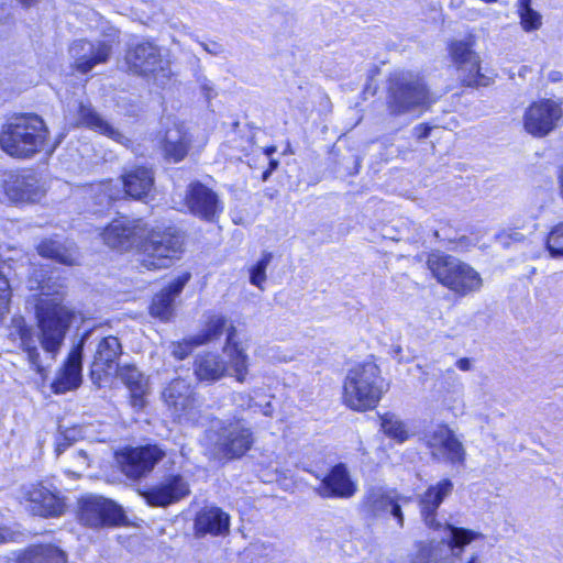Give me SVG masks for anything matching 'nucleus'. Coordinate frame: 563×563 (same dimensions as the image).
<instances>
[{"label": "nucleus", "mask_w": 563, "mask_h": 563, "mask_svg": "<svg viewBox=\"0 0 563 563\" xmlns=\"http://www.w3.org/2000/svg\"><path fill=\"white\" fill-rule=\"evenodd\" d=\"M35 314L40 330L38 338L21 316L12 318L9 335L20 340V347L26 353L30 364L37 373H42L44 368L41 363L37 341L43 350L51 354V358L55 360L76 313L59 301L42 300L35 303Z\"/></svg>", "instance_id": "1"}, {"label": "nucleus", "mask_w": 563, "mask_h": 563, "mask_svg": "<svg viewBox=\"0 0 563 563\" xmlns=\"http://www.w3.org/2000/svg\"><path fill=\"white\" fill-rule=\"evenodd\" d=\"M165 456L157 445H144L126 450L120 459L122 472L131 479H139L151 473Z\"/></svg>", "instance_id": "18"}, {"label": "nucleus", "mask_w": 563, "mask_h": 563, "mask_svg": "<svg viewBox=\"0 0 563 563\" xmlns=\"http://www.w3.org/2000/svg\"><path fill=\"white\" fill-rule=\"evenodd\" d=\"M428 267L442 285L451 290L467 295L482 287L479 274L460 260L441 253H432L428 257Z\"/></svg>", "instance_id": "7"}, {"label": "nucleus", "mask_w": 563, "mask_h": 563, "mask_svg": "<svg viewBox=\"0 0 563 563\" xmlns=\"http://www.w3.org/2000/svg\"><path fill=\"white\" fill-rule=\"evenodd\" d=\"M518 12L521 25L526 31L539 29L541 25V15L531 8V0H519Z\"/></svg>", "instance_id": "42"}, {"label": "nucleus", "mask_w": 563, "mask_h": 563, "mask_svg": "<svg viewBox=\"0 0 563 563\" xmlns=\"http://www.w3.org/2000/svg\"><path fill=\"white\" fill-rule=\"evenodd\" d=\"M163 398L172 415L180 423L199 424L202 422V402L185 379L172 380L164 389Z\"/></svg>", "instance_id": "8"}, {"label": "nucleus", "mask_w": 563, "mask_h": 563, "mask_svg": "<svg viewBox=\"0 0 563 563\" xmlns=\"http://www.w3.org/2000/svg\"><path fill=\"white\" fill-rule=\"evenodd\" d=\"M201 46L203 47L205 51H207L208 53H210L212 55H217L220 52V45L218 43H211V44L201 43Z\"/></svg>", "instance_id": "50"}, {"label": "nucleus", "mask_w": 563, "mask_h": 563, "mask_svg": "<svg viewBox=\"0 0 563 563\" xmlns=\"http://www.w3.org/2000/svg\"><path fill=\"white\" fill-rule=\"evenodd\" d=\"M269 408H271V404L268 402L266 406H265V409H264V415L265 416H268L269 415Z\"/></svg>", "instance_id": "62"}, {"label": "nucleus", "mask_w": 563, "mask_h": 563, "mask_svg": "<svg viewBox=\"0 0 563 563\" xmlns=\"http://www.w3.org/2000/svg\"><path fill=\"white\" fill-rule=\"evenodd\" d=\"M23 496L26 508L34 516L59 517L65 512L66 505L59 492L42 483L25 487Z\"/></svg>", "instance_id": "15"}, {"label": "nucleus", "mask_w": 563, "mask_h": 563, "mask_svg": "<svg viewBox=\"0 0 563 563\" xmlns=\"http://www.w3.org/2000/svg\"><path fill=\"white\" fill-rule=\"evenodd\" d=\"M2 188L10 202H36L44 196L37 174L31 169L10 170L2 176Z\"/></svg>", "instance_id": "12"}, {"label": "nucleus", "mask_w": 563, "mask_h": 563, "mask_svg": "<svg viewBox=\"0 0 563 563\" xmlns=\"http://www.w3.org/2000/svg\"><path fill=\"white\" fill-rule=\"evenodd\" d=\"M423 444L433 461L444 462L452 466H464L466 450L455 432L445 424H438L424 432Z\"/></svg>", "instance_id": "10"}, {"label": "nucleus", "mask_w": 563, "mask_h": 563, "mask_svg": "<svg viewBox=\"0 0 563 563\" xmlns=\"http://www.w3.org/2000/svg\"><path fill=\"white\" fill-rule=\"evenodd\" d=\"M235 334L236 329L231 325L227 331V343L223 352L229 357L230 367L232 368L236 380L243 383L247 374V355L234 341Z\"/></svg>", "instance_id": "34"}, {"label": "nucleus", "mask_w": 563, "mask_h": 563, "mask_svg": "<svg viewBox=\"0 0 563 563\" xmlns=\"http://www.w3.org/2000/svg\"><path fill=\"white\" fill-rule=\"evenodd\" d=\"M84 340L73 347L51 388L55 394H65L78 388L82 382Z\"/></svg>", "instance_id": "23"}, {"label": "nucleus", "mask_w": 563, "mask_h": 563, "mask_svg": "<svg viewBox=\"0 0 563 563\" xmlns=\"http://www.w3.org/2000/svg\"><path fill=\"white\" fill-rule=\"evenodd\" d=\"M394 353L397 354V355L400 354L401 353V347L399 345L394 347Z\"/></svg>", "instance_id": "63"}, {"label": "nucleus", "mask_w": 563, "mask_h": 563, "mask_svg": "<svg viewBox=\"0 0 563 563\" xmlns=\"http://www.w3.org/2000/svg\"><path fill=\"white\" fill-rule=\"evenodd\" d=\"M77 115L78 120L76 125H84L88 129L107 135L108 137L119 143H123V141L126 140V137L120 131L113 128L98 112H96L90 103L79 102L77 106Z\"/></svg>", "instance_id": "32"}, {"label": "nucleus", "mask_w": 563, "mask_h": 563, "mask_svg": "<svg viewBox=\"0 0 563 563\" xmlns=\"http://www.w3.org/2000/svg\"><path fill=\"white\" fill-rule=\"evenodd\" d=\"M144 234L145 227L141 219L121 217L104 229L102 238L110 247L128 251L133 246H140Z\"/></svg>", "instance_id": "16"}, {"label": "nucleus", "mask_w": 563, "mask_h": 563, "mask_svg": "<svg viewBox=\"0 0 563 563\" xmlns=\"http://www.w3.org/2000/svg\"><path fill=\"white\" fill-rule=\"evenodd\" d=\"M197 80L200 85L202 92L205 93V96L208 100H210L211 98H213L216 96V92L213 90L211 82L205 76L198 77Z\"/></svg>", "instance_id": "48"}, {"label": "nucleus", "mask_w": 563, "mask_h": 563, "mask_svg": "<svg viewBox=\"0 0 563 563\" xmlns=\"http://www.w3.org/2000/svg\"><path fill=\"white\" fill-rule=\"evenodd\" d=\"M196 344V335L185 339L181 342H172L169 345L170 354L177 360H185L191 351L199 346Z\"/></svg>", "instance_id": "45"}, {"label": "nucleus", "mask_w": 563, "mask_h": 563, "mask_svg": "<svg viewBox=\"0 0 563 563\" xmlns=\"http://www.w3.org/2000/svg\"><path fill=\"white\" fill-rule=\"evenodd\" d=\"M273 173L267 168L263 174H262V180L263 181H266L268 180V178L271 177Z\"/></svg>", "instance_id": "58"}, {"label": "nucleus", "mask_w": 563, "mask_h": 563, "mask_svg": "<svg viewBox=\"0 0 563 563\" xmlns=\"http://www.w3.org/2000/svg\"><path fill=\"white\" fill-rule=\"evenodd\" d=\"M400 495L385 486H369L363 496L362 511L371 518H382L390 514L399 527L404 526V514L399 505Z\"/></svg>", "instance_id": "13"}, {"label": "nucleus", "mask_w": 563, "mask_h": 563, "mask_svg": "<svg viewBox=\"0 0 563 563\" xmlns=\"http://www.w3.org/2000/svg\"><path fill=\"white\" fill-rule=\"evenodd\" d=\"M255 435L243 418L214 419L203 432L201 444L214 461L243 457L254 445Z\"/></svg>", "instance_id": "3"}, {"label": "nucleus", "mask_w": 563, "mask_h": 563, "mask_svg": "<svg viewBox=\"0 0 563 563\" xmlns=\"http://www.w3.org/2000/svg\"><path fill=\"white\" fill-rule=\"evenodd\" d=\"M189 494L188 483L180 475H170L144 492L146 503L153 507H166Z\"/></svg>", "instance_id": "24"}, {"label": "nucleus", "mask_w": 563, "mask_h": 563, "mask_svg": "<svg viewBox=\"0 0 563 563\" xmlns=\"http://www.w3.org/2000/svg\"><path fill=\"white\" fill-rule=\"evenodd\" d=\"M29 284L31 290L38 291L36 302L54 300L62 303L64 283L59 277L47 276L43 271L34 272Z\"/></svg>", "instance_id": "33"}, {"label": "nucleus", "mask_w": 563, "mask_h": 563, "mask_svg": "<svg viewBox=\"0 0 563 563\" xmlns=\"http://www.w3.org/2000/svg\"><path fill=\"white\" fill-rule=\"evenodd\" d=\"M382 429L387 437L393 438L400 443L408 439V432L405 423L394 415H385L382 417Z\"/></svg>", "instance_id": "40"}, {"label": "nucleus", "mask_w": 563, "mask_h": 563, "mask_svg": "<svg viewBox=\"0 0 563 563\" xmlns=\"http://www.w3.org/2000/svg\"><path fill=\"white\" fill-rule=\"evenodd\" d=\"M456 366L461 369V371H468L471 368V361L466 357L464 358H460L457 362H456Z\"/></svg>", "instance_id": "51"}, {"label": "nucleus", "mask_w": 563, "mask_h": 563, "mask_svg": "<svg viewBox=\"0 0 563 563\" xmlns=\"http://www.w3.org/2000/svg\"><path fill=\"white\" fill-rule=\"evenodd\" d=\"M562 114L561 104L551 99L534 102L525 113V129L534 136H544L556 126Z\"/></svg>", "instance_id": "20"}, {"label": "nucleus", "mask_w": 563, "mask_h": 563, "mask_svg": "<svg viewBox=\"0 0 563 563\" xmlns=\"http://www.w3.org/2000/svg\"><path fill=\"white\" fill-rule=\"evenodd\" d=\"M412 563H438V549L431 545H421Z\"/></svg>", "instance_id": "46"}, {"label": "nucleus", "mask_w": 563, "mask_h": 563, "mask_svg": "<svg viewBox=\"0 0 563 563\" xmlns=\"http://www.w3.org/2000/svg\"><path fill=\"white\" fill-rule=\"evenodd\" d=\"M82 438L81 428L74 426L70 428H64L62 424L58 426V434L56 437L55 452L60 455L66 449L74 442Z\"/></svg>", "instance_id": "41"}, {"label": "nucleus", "mask_w": 563, "mask_h": 563, "mask_svg": "<svg viewBox=\"0 0 563 563\" xmlns=\"http://www.w3.org/2000/svg\"><path fill=\"white\" fill-rule=\"evenodd\" d=\"M275 152H276L275 146H268V147L264 148V153L267 157H271Z\"/></svg>", "instance_id": "56"}, {"label": "nucleus", "mask_w": 563, "mask_h": 563, "mask_svg": "<svg viewBox=\"0 0 563 563\" xmlns=\"http://www.w3.org/2000/svg\"><path fill=\"white\" fill-rule=\"evenodd\" d=\"M278 165H279V162L277 159L271 158L269 164H268V169L273 173L274 170L277 169Z\"/></svg>", "instance_id": "54"}, {"label": "nucleus", "mask_w": 563, "mask_h": 563, "mask_svg": "<svg viewBox=\"0 0 563 563\" xmlns=\"http://www.w3.org/2000/svg\"><path fill=\"white\" fill-rule=\"evenodd\" d=\"M36 250L42 257L51 258L56 263L67 266L79 264V254L73 242L44 239L37 244Z\"/></svg>", "instance_id": "31"}, {"label": "nucleus", "mask_w": 563, "mask_h": 563, "mask_svg": "<svg viewBox=\"0 0 563 563\" xmlns=\"http://www.w3.org/2000/svg\"><path fill=\"white\" fill-rule=\"evenodd\" d=\"M545 249L552 258H563V221L550 230L545 240Z\"/></svg>", "instance_id": "43"}, {"label": "nucleus", "mask_w": 563, "mask_h": 563, "mask_svg": "<svg viewBox=\"0 0 563 563\" xmlns=\"http://www.w3.org/2000/svg\"><path fill=\"white\" fill-rule=\"evenodd\" d=\"M185 205L191 214L208 222L214 221L223 210L217 192L200 181L188 186Z\"/></svg>", "instance_id": "17"}, {"label": "nucleus", "mask_w": 563, "mask_h": 563, "mask_svg": "<svg viewBox=\"0 0 563 563\" xmlns=\"http://www.w3.org/2000/svg\"><path fill=\"white\" fill-rule=\"evenodd\" d=\"M449 530V549L451 554L459 558L463 549L470 544L473 540L479 537V533L464 528H456L451 525H446Z\"/></svg>", "instance_id": "37"}, {"label": "nucleus", "mask_w": 563, "mask_h": 563, "mask_svg": "<svg viewBox=\"0 0 563 563\" xmlns=\"http://www.w3.org/2000/svg\"><path fill=\"white\" fill-rule=\"evenodd\" d=\"M227 325V319L223 316L214 314L209 318L206 328L196 335V344H206L218 339Z\"/></svg>", "instance_id": "39"}, {"label": "nucleus", "mask_w": 563, "mask_h": 563, "mask_svg": "<svg viewBox=\"0 0 563 563\" xmlns=\"http://www.w3.org/2000/svg\"><path fill=\"white\" fill-rule=\"evenodd\" d=\"M125 60L133 74L152 78L158 86H164L169 79L170 70L165 66L159 48L148 41L131 45Z\"/></svg>", "instance_id": "9"}, {"label": "nucleus", "mask_w": 563, "mask_h": 563, "mask_svg": "<svg viewBox=\"0 0 563 563\" xmlns=\"http://www.w3.org/2000/svg\"><path fill=\"white\" fill-rule=\"evenodd\" d=\"M48 137V128L40 115L19 113L2 124L0 148L13 158L30 159L44 151Z\"/></svg>", "instance_id": "2"}, {"label": "nucleus", "mask_w": 563, "mask_h": 563, "mask_svg": "<svg viewBox=\"0 0 563 563\" xmlns=\"http://www.w3.org/2000/svg\"><path fill=\"white\" fill-rule=\"evenodd\" d=\"M76 457L81 460V464L82 465H88V455H87V453L84 450H78L76 452Z\"/></svg>", "instance_id": "53"}, {"label": "nucleus", "mask_w": 563, "mask_h": 563, "mask_svg": "<svg viewBox=\"0 0 563 563\" xmlns=\"http://www.w3.org/2000/svg\"><path fill=\"white\" fill-rule=\"evenodd\" d=\"M233 401L238 407L242 408L243 410L252 409L254 406H256V404L253 401V398L245 393L234 394Z\"/></svg>", "instance_id": "47"}, {"label": "nucleus", "mask_w": 563, "mask_h": 563, "mask_svg": "<svg viewBox=\"0 0 563 563\" xmlns=\"http://www.w3.org/2000/svg\"><path fill=\"white\" fill-rule=\"evenodd\" d=\"M184 238L175 228L152 230L140 242V265L157 271L173 265L183 252Z\"/></svg>", "instance_id": "6"}, {"label": "nucleus", "mask_w": 563, "mask_h": 563, "mask_svg": "<svg viewBox=\"0 0 563 563\" xmlns=\"http://www.w3.org/2000/svg\"><path fill=\"white\" fill-rule=\"evenodd\" d=\"M161 145L166 161L179 163L188 154L191 137L183 124H174L165 131Z\"/></svg>", "instance_id": "30"}, {"label": "nucleus", "mask_w": 563, "mask_h": 563, "mask_svg": "<svg viewBox=\"0 0 563 563\" xmlns=\"http://www.w3.org/2000/svg\"><path fill=\"white\" fill-rule=\"evenodd\" d=\"M14 563H66V554L55 545L40 544L23 552Z\"/></svg>", "instance_id": "36"}, {"label": "nucleus", "mask_w": 563, "mask_h": 563, "mask_svg": "<svg viewBox=\"0 0 563 563\" xmlns=\"http://www.w3.org/2000/svg\"><path fill=\"white\" fill-rule=\"evenodd\" d=\"M512 239L519 241L521 238H522V234L520 233H515L514 236H511Z\"/></svg>", "instance_id": "64"}, {"label": "nucleus", "mask_w": 563, "mask_h": 563, "mask_svg": "<svg viewBox=\"0 0 563 563\" xmlns=\"http://www.w3.org/2000/svg\"><path fill=\"white\" fill-rule=\"evenodd\" d=\"M10 538V531L7 528L0 527V543L7 542Z\"/></svg>", "instance_id": "52"}, {"label": "nucleus", "mask_w": 563, "mask_h": 563, "mask_svg": "<svg viewBox=\"0 0 563 563\" xmlns=\"http://www.w3.org/2000/svg\"><path fill=\"white\" fill-rule=\"evenodd\" d=\"M11 273V265L7 261L0 260V319L9 312V305L12 296L10 285Z\"/></svg>", "instance_id": "38"}, {"label": "nucleus", "mask_w": 563, "mask_h": 563, "mask_svg": "<svg viewBox=\"0 0 563 563\" xmlns=\"http://www.w3.org/2000/svg\"><path fill=\"white\" fill-rule=\"evenodd\" d=\"M307 472L313 474L317 478L320 475L305 468ZM357 492V485L351 477L347 466L344 463H338L332 466L329 472L321 477L316 493L322 498H351Z\"/></svg>", "instance_id": "19"}, {"label": "nucleus", "mask_w": 563, "mask_h": 563, "mask_svg": "<svg viewBox=\"0 0 563 563\" xmlns=\"http://www.w3.org/2000/svg\"><path fill=\"white\" fill-rule=\"evenodd\" d=\"M131 391L134 406H141L146 390V380L142 373L133 365L119 366L113 372Z\"/></svg>", "instance_id": "35"}, {"label": "nucleus", "mask_w": 563, "mask_h": 563, "mask_svg": "<svg viewBox=\"0 0 563 563\" xmlns=\"http://www.w3.org/2000/svg\"><path fill=\"white\" fill-rule=\"evenodd\" d=\"M466 563H481L477 555L473 554Z\"/></svg>", "instance_id": "59"}, {"label": "nucleus", "mask_w": 563, "mask_h": 563, "mask_svg": "<svg viewBox=\"0 0 563 563\" xmlns=\"http://www.w3.org/2000/svg\"><path fill=\"white\" fill-rule=\"evenodd\" d=\"M122 353V344L117 336L108 335L98 341L90 366V377L95 384L118 369Z\"/></svg>", "instance_id": "21"}, {"label": "nucleus", "mask_w": 563, "mask_h": 563, "mask_svg": "<svg viewBox=\"0 0 563 563\" xmlns=\"http://www.w3.org/2000/svg\"><path fill=\"white\" fill-rule=\"evenodd\" d=\"M273 258V254L265 252L261 260L256 262L250 269V283L260 289H263V284L266 280V269Z\"/></svg>", "instance_id": "44"}, {"label": "nucleus", "mask_w": 563, "mask_h": 563, "mask_svg": "<svg viewBox=\"0 0 563 563\" xmlns=\"http://www.w3.org/2000/svg\"><path fill=\"white\" fill-rule=\"evenodd\" d=\"M550 78H551V80H553V81L559 80V73H551V74H550Z\"/></svg>", "instance_id": "61"}, {"label": "nucleus", "mask_w": 563, "mask_h": 563, "mask_svg": "<svg viewBox=\"0 0 563 563\" xmlns=\"http://www.w3.org/2000/svg\"><path fill=\"white\" fill-rule=\"evenodd\" d=\"M230 530V516L219 507H203L195 518V534L224 536Z\"/></svg>", "instance_id": "28"}, {"label": "nucleus", "mask_w": 563, "mask_h": 563, "mask_svg": "<svg viewBox=\"0 0 563 563\" xmlns=\"http://www.w3.org/2000/svg\"><path fill=\"white\" fill-rule=\"evenodd\" d=\"M386 390L379 367L367 361L349 371L343 385V400L351 409L365 411L375 408Z\"/></svg>", "instance_id": "4"}, {"label": "nucleus", "mask_w": 563, "mask_h": 563, "mask_svg": "<svg viewBox=\"0 0 563 563\" xmlns=\"http://www.w3.org/2000/svg\"><path fill=\"white\" fill-rule=\"evenodd\" d=\"M454 484L449 478H443L419 495L418 505L420 508L421 517L424 523L431 529H439L440 522L437 521L435 516L440 505L453 492Z\"/></svg>", "instance_id": "25"}, {"label": "nucleus", "mask_w": 563, "mask_h": 563, "mask_svg": "<svg viewBox=\"0 0 563 563\" xmlns=\"http://www.w3.org/2000/svg\"><path fill=\"white\" fill-rule=\"evenodd\" d=\"M431 103L424 81L411 73H395L388 79L386 106L390 115L421 113Z\"/></svg>", "instance_id": "5"}, {"label": "nucleus", "mask_w": 563, "mask_h": 563, "mask_svg": "<svg viewBox=\"0 0 563 563\" xmlns=\"http://www.w3.org/2000/svg\"><path fill=\"white\" fill-rule=\"evenodd\" d=\"M122 181L126 195L136 200H144L154 188V170L148 166H132L122 175Z\"/></svg>", "instance_id": "27"}, {"label": "nucleus", "mask_w": 563, "mask_h": 563, "mask_svg": "<svg viewBox=\"0 0 563 563\" xmlns=\"http://www.w3.org/2000/svg\"><path fill=\"white\" fill-rule=\"evenodd\" d=\"M194 375L198 382L210 385L229 374L227 361L217 353L206 352L195 357Z\"/></svg>", "instance_id": "29"}, {"label": "nucleus", "mask_w": 563, "mask_h": 563, "mask_svg": "<svg viewBox=\"0 0 563 563\" xmlns=\"http://www.w3.org/2000/svg\"><path fill=\"white\" fill-rule=\"evenodd\" d=\"M19 1L25 8L32 7L37 2V0H19Z\"/></svg>", "instance_id": "55"}, {"label": "nucleus", "mask_w": 563, "mask_h": 563, "mask_svg": "<svg viewBox=\"0 0 563 563\" xmlns=\"http://www.w3.org/2000/svg\"><path fill=\"white\" fill-rule=\"evenodd\" d=\"M559 179H560L561 196H562V199H563V167L560 170Z\"/></svg>", "instance_id": "57"}, {"label": "nucleus", "mask_w": 563, "mask_h": 563, "mask_svg": "<svg viewBox=\"0 0 563 563\" xmlns=\"http://www.w3.org/2000/svg\"><path fill=\"white\" fill-rule=\"evenodd\" d=\"M431 126L424 123L418 124L413 128V135L419 139H426L430 135Z\"/></svg>", "instance_id": "49"}, {"label": "nucleus", "mask_w": 563, "mask_h": 563, "mask_svg": "<svg viewBox=\"0 0 563 563\" xmlns=\"http://www.w3.org/2000/svg\"><path fill=\"white\" fill-rule=\"evenodd\" d=\"M111 52L112 46L107 41L78 40L69 48L76 69L82 74L89 73L98 64L107 63Z\"/></svg>", "instance_id": "22"}, {"label": "nucleus", "mask_w": 563, "mask_h": 563, "mask_svg": "<svg viewBox=\"0 0 563 563\" xmlns=\"http://www.w3.org/2000/svg\"><path fill=\"white\" fill-rule=\"evenodd\" d=\"M77 507L79 522L93 529L117 526L124 518L123 510L119 505L93 494L81 496Z\"/></svg>", "instance_id": "11"}, {"label": "nucleus", "mask_w": 563, "mask_h": 563, "mask_svg": "<svg viewBox=\"0 0 563 563\" xmlns=\"http://www.w3.org/2000/svg\"><path fill=\"white\" fill-rule=\"evenodd\" d=\"M450 56L455 64L459 78L464 86H488L490 78L482 74L479 57L467 41H453L449 46Z\"/></svg>", "instance_id": "14"}, {"label": "nucleus", "mask_w": 563, "mask_h": 563, "mask_svg": "<svg viewBox=\"0 0 563 563\" xmlns=\"http://www.w3.org/2000/svg\"><path fill=\"white\" fill-rule=\"evenodd\" d=\"M410 500H411V498H410V497H405V496H401V495H400L399 504H400V503L407 504V503H409Z\"/></svg>", "instance_id": "60"}, {"label": "nucleus", "mask_w": 563, "mask_h": 563, "mask_svg": "<svg viewBox=\"0 0 563 563\" xmlns=\"http://www.w3.org/2000/svg\"><path fill=\"white\" fill-rule=\"evenodd\" d=\"M190 277V273H184L156 294L150 307L151 314L162 321H168L174 316L175 299L180 295Z\"/></svg>", "instance_id": "26"}]
</instances>
